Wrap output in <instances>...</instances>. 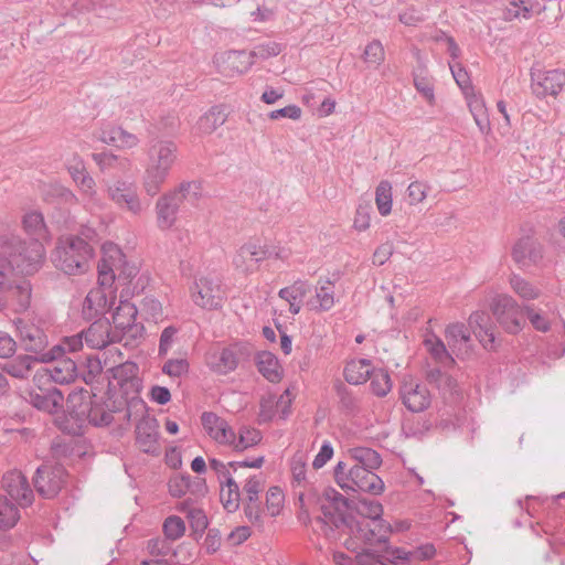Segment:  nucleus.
<instances>
[{
	"mask_svg": "<svg viewBox=\"0 0 565 565\" xmlns=\"http://www.w3.org/2000/svg\"><path fill=\"white\" fill-rule=\"evenodd\" d=\"M349 507L348 500L340 492L327 490L321 515L313 520L315 531L356 552L360 565H364L363 558L366 556L382 557L388 551L397 550L387 546L390 531L382 520L348 515Z\"/></svg>",
	"mask_w": 565,
	"mask_h": 565,
	"instance_id": "f257e3e1",
	"label": "nucleus"
},
{
	"mask_svg": "<svg viewBox=\"0 0 565 565\" xmlns=\"http://www.w3.org/2000/svg\"><path fill=\"white\" fill-rule=\"evenodd\" d=\"M44 255L41 242L0 237V312L19 313L30 307L32 286L25 276L41 268Z\"/></svg>",
	"mask_w": 565,
	"mask_h": 565,
	"instance_id": "f03ea898",
	"label": "nucleus"
},
{
	"mask_svg": "<svg viewBox=\"0 0 565 565\" xmlns=\"http://www.w3.org/2000/svg\"><path fill=\"white\" fill-rule=\"evenodd\" d=\"M148 166L142 186L149 196L157 195L178 160V145L173 140L153 139L148 149Z\"/></svg>",
	"mask_w": 565,
	"mask_h": 565,
	"instance_id": "7ed1b4c3",
	"label": "nucleus"
},
{
	"mask_svg": "<svg viewBox=\"0 0 565 565\" xmlns=\"http://www.w3.org/2000/svg\"><path fill=\"white\" fill-rule=\"evenodd\" d=\"M94 247L82 236L73 234L61 236L52 252L54 266L70 276L83 275L90 266Z\"/></svg>",
	"mask_w": 565,
	"mask_h": 565,
	"instance_id": "20e7f679",
	"label": "nucleus"
},
{
	"mask_svg": "<svg viewBox=\"0 0 565 565\" xmlns=\"http://www.w3.org/2000/svg\"><path fill=\"white\" fill-rule=\"evenodd\" d=\"M201 196V184L195 181L182 182L178 188L161 195L156 202L157 226L167 231L178 220V213L184 200L192 203Z\"/></svg>",
	"mask_w": 565,
	"mask_h": 565,
	"instance_id": "39448f33",
	"label": "nucleus"
},
{
	"mask_svg": "<svg viewBox=\"0 0 565 565\" xmlns=\"http://www.w3.org/2000/svg\"><path fill=\"white\" fill-rule=\"evenodd\" d=\"M334 479L343 490L361 491L373 495L381 494L384 490V482L374 469H367L361 465H349L347 461L337 463Z\"/></svg>",
	"mask_w": 565,
	"mask_h": 565,
	"instance_id": "423d86ee",
	"label": "nucleus"
},
{
	"mask_svg": "<svg viewBox=\"0 0 565 565\" xmlns=\"http://www.w3.org/2000/svg\"><path fill=\"white\" fill-rule=\"evenodd\" d=\"M138 268L126 260L120 248L113 243L103 245V259L98 265V281L102 286H110L115 278L131 279Z\"/></svg>",
	"mask_w": 565,
	"mask_h": 565,
	"instance_id": "0eeeda50",
	"label": "nucleus"
},
{
	"mask_svg": "<svg viewBox=\"0 0 565 565\" xmlns=\"http://www.w3.org/2000/svg\"><path fill=\"white\" fill-rule=\"evenodd\" d=\"M500 327L511 334L519 333L525 323V305L521 306L512 296L497 295L490 305Z\"/></svg>",
	"mask_w": 565,
	"mask_h": 565,
	"instance_id": "6e6552de",
	"label": "nucleus"
},
{
	"mask_svg": "<svg viewBox=\"0 0 565 565\" xmlns=\"http://www.w3.org/2000/svg\"><path fill=\"white\" fill-rule=\"evenodd\" d=\"M108 198L121 210L139 216L148 211L149 200H142L138 194L137 185L127 180H117L107 185Z\"/></svg>",
	"mask_w": 565,
	"mask_h": 565,
	"instance_id": "1a4fd4ad",
	"label": "nucleus"
},
{
	"mask_svg": "<svg viewBox=\"0 0 565 565\" xmlns=\"http://www.w3.org/2000/svg\"><path fill=\"white\" fill-rule=\"evenodd\" d=\"M14 323L21 347L36 356L41 363L42 355L47 353L49 338L46 333L31 319L20 318Z\"/></svg>",
	"mask_w": 565,
	"mask_h": 565,
	"instance_id": "9d476101",
	"label": "nucleus"
},
{
	"mask_svg": "<svg viewBox=\"0 0 565 565\" xmlns=\"http://www.w3.org/2000/svg\"><path fill=\"white\" fill-rule=\"evenodd\" d=\"M225 297V290L217 277H201L195 280L191 288V298L193 302L203 309H217L222 306Z\"/></svg>",
	"mask_w": 565,
	"mask_h": 565,
	"instance_id": "9b49d317",
	"label": "nucleus"
},
{
	"mask_svg": "<svg viewBox=\"0 0 565 565\" xmlns=\"http://www.w3.org/2000/svg\"><path fill=\"white\" fill-rule=\"evenodd\" d=\"M66 481V470L62 465L43 463L36 469L33 479L38 493L52 499L61 491Z\"/></svg>",
	"mask_w": 565,
	"mask_h": 565,
	"instance_id": "f8f14e48",
	"label": "nucleus"
},
{
	"mask_svg": "<svg viewBox=\"0 0 565 565\" xmlns=\"http://www.w3.org/2000/svg\"><path fill=\"white\" fill-rule=\"evenodd\" d=\"M531 81V88L536 97L556 96L565 85V72L532 68Z\"/></svg>",
	"mask_w": 565,
	"mask_h": 565,
	"instance_id": "ddd939ff",
	"label": "nucleus"
},
{
	"mask_svg": "<svg viewBox=\"0 0 565 565\" xmlns=\"http://www.w3.org/2000/svg\"><path fill=\"white\" fill-rule=\"evenodd\" d=\"M273 256L269 247L260 246L254 242L243 244L233 256L234 267L242 273H253L258 264Z\"/></svg>",
	"mask_w": 565,
	"mask_h": 565,
	"instance_id": "4468645a",
	"label": "nucleus"
},
{
	"mask_svg": "<svg viewBox=\"0 0 565 565\" xmlns=\"http://www.w3.org/2000/svg\"><path fill=\"white\" fill-rule=\"evenodd\" d=\"M54 364L36 371L33 376L34 384L54 382L56 384H68L76 377V363L71 358H60L53 361Z\"/></svg>",
	"mask_w": 565,
	"mask_h": 565,
	"instance_id": "2eb2a0df",
	"label": "nucleus"
},
{
	"mask_svg": "<svg viewBox=\"0 0 565 565\" xmlns=\"http://www.w3.org/2000/svg\"><path fill=\"white\" fill-rule=\"evenodd\" d=\"M512 258L522 269L539 266L543 260V246L534 237L523 236L514 244Z\"/></svg>",
	"mask_w": 565,
	"mask_h": 565,
	"instance_id": "dca6fc26",
	"label": "nucleus"
},
{
	"mask_svg": "<svg viewBox=\"0 0 565 565\" xmlns=\"http://www.w3.org/2000/svg\"><path fill=\"white\" fill-rule=\"evenodd\" d=\"M138 310L137 307L129 301H120L119 306L113 313V323L124 337L137 339L142 335L143 326L136 322Z\"/></svg>",
	"mask_w": 565,
	"mask_h": 565,
	"instance_id": "f3484780",
	"label": "nucleus"
},
{
	"mask_svg": "<svg viewBox=\"0 0 565 565\" xmlns=\"http://www.w3.org/2000/svg\"><path fill=\"white\" fill-rule=\"evenodd\" d=\"M2 488L20 507L24 508L32 504L33 490L21 471H8L2 478Z\"/></svg>",
	"mask_w": 565,
	"mask_h": 565,
	"instance_id": "a211bd4d",
	"label": "nucleus"
},
{
	"mask_svg": "<svg viewBox=\"0 0 565 565\" xmlns=\"http://www.w3.org/2000/svg\"><path fill=\"white\" fill-rule=\"evenodd\" d=\"M66 168L73 181L79 188L83 196L86 198L89 203L98 205L99 199L96 191V183L87 172L84 161L79 157L74 156L67 161Z\"/></svg>",
	"mask_w": 565,
	"mask_h": 565,
	"instance_id": "6ab92c4d",
	"label": "nucleus"
},
{
	"mask_svg": "<svg viewBox=\"0 0 565 565\" xmlns=\"http://www.w3.org/2000/svg\"><path fill=\"white\" fill-rule=\"evenodd\" d=\"M399 395L405 407L413 413L427 409L431 403V396L427 387L413 380L403 382Z\"/></svg>",
	"mask_w": 565,
	"mask_h": 565,
	"instance_id": "aec40b11",
	"label": "nucleus"
},
{
	"mask_svg": "<svg viewBox=\"0 0 565 565\" xmlns=\"http://www.w3.org/2000/svg\"><path fill=\"white\" fill-rule=\"evenodd\" d=\"M292 395L290 390L287 388L279 396L268 394L260 399L259 417L263 422L271 420L276 415L285 419L291 408Z\"/></svg>",
	"mask_w": 565,
	"mask_h": 565,
	"instance_id": "412c9836",
	"label": "nucleus"
},
{
	"mask_svg": "<svg viewBox=\"0 0 565 565\" xmlns=\"http://www.w3.org/2000/svg\"><path fill=\"white\" fill-rule=\"evenodd\" d=\"M207 367L218 374L226 375L238 365L236 349L233 347L210 351L205 356Z\"/></svg>",
	"mask_w": 565,
	"mask_h": 565,
	"instance_id": "4be33fe9",
	"label": "nucleus"
},
{
	"mask_svg": "<svg viewBox=\"0 0 565 565\" xmlns=\"http://www.w3.org/2000/svg\"><path fill=\"white\" fill-rule=\"evenodd\" d=\"M201 423L205 433L215 443L227 446L230 441H233V428L215 413L204 412L201 416Z\"/></svg>",
	"mask_w": 565,
	"mask_h": 565,
	"instance_id": "5701e85b",
	"label": "nucleus"
},
{
	"mask_svg": "<svg viewBox=\"0 0 565 565\" xmlns=\"http://www.w3.org/2000/svg\"><path fill=\"white\" fill-rule=\"evenodd\" d=\"M42 383L35 384L40 392H30L29 402L38 409L47 413H56L63 408L64 393L52 386L49 388H42Z\"/></svg>",
	"mask_w": 565,
	"mask_h": 565,
	"instance_id": "b1692460",
	"label": "nucleus"
},
{
	"mask_svg": "<svg viewBox=\"0 0 565 565\" xmlns=\"http://www.w3.org/2000/svg\"><path fill=\"white\" fill-rule=\"evenodd\" d=\"M215 63L222 67L226 75L243 74L254 64V60L246 51H227L215 56Z\"/></svg>",
	"mask_w": 565,
	"mask_h": 565,
	"instance_id": "393cba45",
	"label": "nucleus"
},
{
	"mask_svg": "<svg viewBox=\"0 0 565 565\" xmlns=\"http://www.w3.org/2000/svg\"><path fill=\"white\" fill-rule=\"evenodd\" d=\"M110 330L111 324L107 319H98L87 330L82 332L87 347L100 350L109 343L117 341V335H111Z\"/></svg>",
	"mask_w": 565,
	"mask_h": 565,
	"instance_id": "a878e982",
	"label": "nucleus"
},
{
	"mask_svg": "<svg viewBox=\"0 0 565 565\" xmlns=\"http://www.w3.org/2000/svg\"><path fill=\"white\" fill-rule=\"evenodd\" d=\"M469 327L484 349H493L495 342L491 318L486 311H476L469 317Z\"/></svg>",
	"mask_w": 565,
	"mask_h": 565,
	"instance_id": "bb28decb",
	"label": "nucleus"
},
{
	"mask_svg": "<svg viewBox=\"0 0 565 565\" xmlns=\"http://www.w3.org/2000/svg\"><path fill=\"white\" fill-rule=\"evenodd\" d=\"M158 423L154 418L142 419L136 427L137 443L142 451L153 454L159 438Z\"/></svg>",
	"mask_w": 565,
	"mask_h": 565,
	"instance_id": "cd10ccee",
	"label": "nucleus"
},
{
	"mask_svg": "<svg viewBox=\"0 0 565 565\" xmlns=\"http://www.w3.org/2000/svg\"><path fill=\"white\" fill-rule=\"evenodd\" d=\"M310 289L308 281L298 279L292 285L281 288L278 296L289 303L291 315H298L301 310L302 300L310 292Z\"/></svg>",
	"mask_w": 565,
	"mask_h": 565,
	"instance_id": "c85d7f7f",
	"label": "nucleus"
},
{
	"mask_svg": "<svg viewBox=\"0 0 565 565\" xmlns=\"http://www.w3.org/2000/svg\"><path fill=\"white\" fill-rule=\"evenodd\" d=\"M104 286L96 287L89 290L83 302V316L87 320H92L99 315H103L108 309V298Z\"/></svg>",
	"mask_w": 565,
	"mask_h": 565,
	"instance_id": "c756f323",
	"label": "nucleus"
},
{
	"mask_svg": "<svg viewBox=\"0 0 565 565\" xmlns=\"http://www.w3.org/2000/svg\"><path fill=\"white\" fill-rule=\"evenodd\" d=\"M83 332L74 335L64 337L60 343L53 345L47 350L46 354L42 355L41 363H51L60 358H65L66 353H75L83 348Z\"/></svg>",
	"mask_w": 565,
	"mask_h": 565,
	"instance_id": "7c9ffc66",
	"label": "nucleus"
},
{
	"mask_svg": "<svg viewBox=\"0 0 565 565\" xmlns=\"http://www.w3.org/2000/svg\"><path fill=\"white\" fill-rule=\"evenodd\" d=\"M38 362L39 360L36 356L31 354H20L1 365L2 370H4L8 375L18 380H25L30 376L34 364Z\"/></svg>",
	"mask_w": 565,
	"mask_h": 565,
	"instance_id": "2f4dec72",
	"label": "nucleus"
},
{
	"mask_svg": "<svg viewBox=\"0 0 565 565\" xmlns=\"http://www.w3.org/2000/svg\"><path fill=\"white\" fill-rule=\"evenodd\" d=\"M373 371L372 362L367 359L351 360L344 367L345 381L353 385L365 383Z\"/></svg>",
	"mask_w": 565,
	"mask_h": 565,
	"instance_id": "473e14b6",
	"label": "nucleus"
},
{
	"mask_svg": "<svg viewBox=\"0 0 565 565\" xmlns=\"http://www.w3.org/2000/svg\"><path fill=\"white\" fill-rule=\"evenodd\" d=\"M465 95L476 125L482 134H488L490 131V120L482 96L475 94L473 90Z\"/></svg>",
	"mask_w": 565,
	"mask_h": 565,
	"instance_id": "72a5a7b5",
	"label": "nucleus"
},
{
	"mask_svg": "<svg viewBox=\"0 0 565 565\" xmlns=\"http://www.w3.org/2000/svg\"><path fill=\"white\" fill-rule=\"evenodd\" d=\"M533 12H540V4L534 0H513L503 11L505 21L515 19H530Z\"/></svg>",
	"mask_w": 565,
	"mask_h": 565,
	"instance_id": "f704fd0d",
	"label": "nucleus"
},
{
	"mask_svg": "<svg viewBox=\"0 0 565 565\" xmlns=\"http://www.w3.org/2000/svg\"><path fill=\"white\" fill-rule=\"evenodd\" d=\"M258 372L269 382L277 383L281 379V372L276 356L267 351L257 354L256 358Z\"/></svg>",
	"mask_w": 565,
	"mask_h": 565,
	"instance_id": "c9c22d12",
	"label": "nucleus"
},
{
	"mask_svg": "<svg viewBox=\"0 0 565 565\" xmlns=\"http://www.w3.org/2000/svg\"><path fill=\"white\" fill-rule=\"evenodd\" d=\"M22 224L25 232L34 237L32 241L40 242L50 238L43 215L40 212L32 211L26 213L23 216Z\"/></svg>",
	"mask_w": 565,
	"mask_h": 565,
	"instance_id": "e433bc0d",
	"label": "nucleus"
},
{
	"mask_svg": "<svg viewBox=\"0 0 565 565\" xmlns=\"http://www.w3.org/2000/svg\"><path fill=\"white\" fill-rule=\"evenodd\" d=\"M262 440V434L259 430L249 427H242L238 430V436L233 430V441H230V446L234 451L242 452Z\"/></svg>",
	"mask_w": 565,
	"mask_h": 565,
	"instance_id": "4c0bfd02",
	"label": "nucleus"
},
{
	"mask_svg": "<svg viewBox=\"0 0 565 565\" xmlns=\"http://www.w3.org/2000/svg\"><path fill=\"white\" fill-rule=\"evenodd\" d=\"M509 285L523 301L535 300L541 296V289L520 275L512 274L509 277Z\"/></svg>",
	"mask_w": 565,
	"mask_h": 565,
	"instance_id": "58836bf2",
	"label": "nucleus"
},
{
	"mask_svg": "<svg viewBox=\"0 0 565 565\" xmlns=\"http://www.w3.org/2000/svg\"><path fill=\"white\" fill-rule=\"evenodd\" d=\"M337 395L339 398V407L344 414L355 416L362 411L361 397L353 394V392L343 384L337 386Z\"/></svg>",
	"mask_w": 565,
	"mask_h": 565,
	"instance_id": "ea45409f",
	"label": "nucleus"
},
{
	"mask_svg": "<svg viewBox=\"0 0 565 565\" xmlns=\"http://www.w3.org/2000/svg\"><path fill=\"white\" fill-rule=\"evenodd\" d=\"M349 459L352 465H361L367 469L376 470L381 463V456L373 449L367 447H354L349 450Z\"/></svg>",
	"mask_w": 565,
	"mask_h": 565,
	"instance_id": "a19ab883",
	"label": "nucleus"
},
{
	"mask_svg": "<svg viewBox=\"0 0 565 565\" xmlns=\"http://www.w3.org/2000/svg\"><path fill=\"white\" fill-rule=\"evenodd\" d=\"M427 381L444 395H452L456 392V380L439 367H433L427 372Z\"/></svg>",
	"mask_w": 565,
	"mask_h": 565,
	"instance_id": "79ce46f5",
	"label": "nucleus"
},
{
	"mask_svg": "<svg viewBox=\"0 0 565 565\" xmlns=\"http://www.w3.org/2000/svg\"><path fill=\"white\" fill-rule=\"evenodd\" d=\"M224 122L225 115L217 107H212L207 113L199 118L195 125V130L200 135H210Z\"/></svg>",
	"mask_w": 565,
	"mask_h": 565,
	"instance_id": "37998d69",
	"label": "nucleus"
},
{
	"mask_svg": "<svg viewBox=\"0 0 565 565\" xmlns=\"http://www.w3.org/2000/svg\"><path fill=\"white\" fill-rule=\"evenodd\" d=\"M220 498L228 512H234L238 509L241 492L234 478H228L227 481L221 483Z\"/></svg>",
	"mask_w": 565,
	"mask_h": 565,
	"instance_id": "c03bdc74",
	"label": "nucleus"
},
{
	"mask_svg": "<svg viewBox=\"0 0 565 565\" xmlns=\"http://www.w3.org/2000/svg\"><path fill=\"white\" fill-rule=\"evenodd\" d=\"M92 158L102 172L124 171L129 166V161L126 158H119L110 152L92 153Z\"/></svg>",
	"mask_w": 565,
	"mask_h": 565,
	"instance_id": "a18cd8bd",
	"label": "nucleus"
},
{
	"mask_svg": "<svg viewBox=\"0 0 565 565\" xmlns=\"http://www.w3.org/2000/svg\"><path fill=\"white\" fill-rule=\"evenodd\" d=\"M111 374V380L116 382L120 387H125L127 385H134V382L137 381V365L131 362L120 363L109 370Z\"/></svg>",
	"mask_w": 565,
	"mask_h": 565,
	"instance_id": "49530a36",
	"label": "nucleus"
},
{
	"mask_svg": "<svg viewBox=\"0 0 565 565\" xmlns=\"http://www.w3.org/2000/svg\"><path fill=\"white\" fill-rule=\"evenodd\" d=\"M392 185L388 181L383 180L375 190V204L382 216H387L392 211Z\"/></svg>",
	"mask_w": 565,
	"mask_h": 565,
	"instance_id": "de8ad7c7",
	"label": "nucleus"
},
{
	"mask_svg": "<svg viewBox=\"0 0 565 565\" xmlns=\"http://www.w3.org/2000/svg\"><path fill=\"white\" fill-rule=\"evenodd\" d=\"M371 380V387L376 396L384 397L392 388L391 376L387 371L383 369H374L369 377Z\"/></svg>",
	"mask_w": 565,
	"mask_h": 565,
	"instance_id": "09e8293b",
	"label": "nucleus"
},
{
	"mask_svg": "<svg viewBox=\"0 0 565 565\" xmlns=\"http://www.w3.org/2000/svg\"><path fill=\"white\" fill-rule=\"evenodd\" d=\"M20 519L18 508L4 497H0V530L13 527Z\"/></svg>",
	"mask_w": 565,
	"mask_h": 565,
	"instance_id": "8fccbe9b",
	"label": "nucleus"
},
{
	"mask_svg": "<svg viewBox=\"0 0 565 565\" xmlns=\"http://www.w3.org/2000/svg\"><path fill=\"white\" fill-rule=\"evenodd\" d=\"M354 509L359 514L358 518H367L370 520H382L383 513L382 504L374 499L361 498L354 503Z\"/></svg>",
	"mask_w": 565,
	"mask_h": 565,
	"instance_id": "3c124183",
	"label": "nucleus"
},
{
	"mask_svg": "<svg viewBox=\"0 0 565 565\" xmlns=\"http://www.w3.org/2000/svg\"><path fill=\"white\" fill-rule=\"evenodd\" d=\"M446 339L450 347L466 344L470 340V333L463 323H452L446 329Z\"/></svg>",
	"mask_w": 565,
	"mask_h": 565,
	"instance_id": "603ef678",
	"label": "nucleus"
},
{
	"mask_svg": "<svg viewBox=\"0 0 565 565\" xmlns=\"http://www.w3.org/2000/svg\"><path fill=\"white\" fill-rule=\"evenodd\" d=\"M425 344L428 348V351L430 352L431 356L438 363H441L444 365L455 363V360L448 353L444 342L440 339H438V338H435V340L427 339L425 341Z\"/></svg>",
	"mask_w": 565,
	"mask_h": 565,
	"instance_id": "864d4df0",
	"label": "nucleus"
},
{
	"mask_svg": "<svg viewBox=\"0 0 565 565\" xmlns=\"http://www.w3.org/2000/svg\"><path fill=\"white\" fill-rule=\"evenodd\" d=\"M316 299L320 311H328L334 306V290L330 280L316 289Z\"/></svg>",
	"mask_w": 565,
	"mask_h": 565,
	"instance_id": "5fc2aeb1",
	"label": "nucleus"
},
{
	"mask_svg": "<svg viewBox=\"0 0 565 565\" xmlns=\"http://www.w3.org/2000/svg\"><path fill=\"white\" fill-rule=\"evenodd\" d=\"M87 417L89 423L95 426H107L114 419L113 414L107 412L103 405L93 402H90V407L87 409Z\"/></svg>",
	"mask_w": 565,
	"mask_h": 565,
	"instance_id": "6e6d98bb",
	"label": "nucleus"
},
{
	"mask_svg": "<svg viewBox=\"0 0 565 565\" xmlns=\"http://www.w3.org/2000/svg\"><path fill=\"white\" fill-rule=\"evenodd\" d=\"M363 58L370 66H380L385 58V52L382 43L376 40L369 43L364 50Z\"/></svg>",
	"mask_w": 565,
	"mask_h": 565,
	"instance_id": "4d7b16f0",
	"label": "nucleus"
},
{
	"mask_svg": "<svg viewBox=\"0 0 565 565\" xmlns=\"http://www.w3.org/2000/svg\"><path fill=\"white\" fill-rule=\"evenodd\" d=\"M281 50H282L281 44L274 42V41H267V42L256 45L248 53L250 54L252 60H254V58L267 60L269 57L277 56L278 54H280Z\"/></svg>",
	"mask_w": 565,
	"mask_h": 565,
	"instance_id": "13d9d810",
	"label": "nucleus"
},
{
	"mask_svg": "<svg viewBox=\"0 0 565 565\" xmlns=\"http://www.w3.org/2000/svg\"><path fill=\"white\" fill-rule=\"evenodd\" d=\"M525 316L536 331L547 332L551 329L548 319L533 306L525 305Z\"/></svg>",
	"mask_w": 565,
	"mask_h": 565,
	"instance_id": "bf43d9fd",
	"label": "nucleus"
},
{
	"mask_svg": "<svg viewBox=\"0 0 565 565\" xmlns=\"http://www.w3.org/2000/svg\"><path fill=\"white\" fill-rule=\"evenodd\" d=\"M430 186L423 181H414L407 188V199L409 204L422 203L426 198Z\"/></svg>",
	"mask_w": 565,
	"mask_h": 565,
	"instance_id": "052dcab7",
	"label": "nucleus"
},
{
	"mask_svg": "<svg viewBox=\"0 0 565 565\" xmlns=\"http://www.w3.org/2000/svg\"><path fill=\"white\" fill-rule=\"evenodd\" d=\"M163 531L168 539L177 540L184 534L185 525L181 518L171 515L164 521Z\"/></svg>",
	"mask_w": 565,
	"mask_h": 565,
	"instance_id": "680f3d73",
	"label": "nucleus"
},
{
	"mask_svg": "<svg viewBox=\"0 0 565 565\" xmlns=\"http://www.w3.org/2000/svg\"><path fill=\"white\" fill-rule=\"evenodd\" d=\"M449 66L454 79L456 81L457 85L461 88L463 94L472 92L473 88L471 86V81L466 68L460 63L449 64Z\"/></svg>",
	"mask_w": 565,
	"mask_h": 565,
	"instance_id": "e2e57ef3",
	"label": "nucleus"
},
{
	"mask_svg": "<svg viewBox=\"0 0 565 565\" xmlns=\"http://www.w3.org/2000/svg\"><path fill=\"white\" fill-rule=\"evenodd\" d=\"M284 494L279 487H271L266 493V507L271 516H276L281 508Z\"/></svg>",
	"mask_w": 565,
	"mask_h": 565,
	"instance_id": "0e129e2a",
	"label": "nucleus"
},
{
	"mask_svg": "<svg viewBox=\"0 0 565 565\" xmlns=\"http://www.w3.org/2000/svg\"><path fill=\"white\" fill-rule=\"evenodd\" d=\"M292 480L297 486L306 481V458L302 454H296L290 461Z\"/></svg>",
	"mask_w": 565,
	"mask_h": 565,
	"instance_id": "69168bd1",
	"label": "nucleus"
},
{
	"mask_svg": "<svg viewBox=\"0 0 565 565\" xmlns=\"http://www.w3.org/2000/svg\"><path fill=\"white\" fill-rule=\"evenodd\" d=\"M162 372L171 377H181L189 372V363L185 359H171L163 364Z\"/></svg>",
	"mask_w": 565,
	"mask_h": 565,
	"instance_id": "338daca9",
	"label": "nucleus"
},
{
	"mask_svg": "<svg viewBox=\"0 0 565 565\" xmlns=\"http://www.w3.org/2000/svg\"><path fill=\"white\" fill-rule=\"evenodd\" d=\"M190 475H180L170 479L169 492L172 497L180 498L189 491Z\"/></svg>",
	"mask_w": 565,
	"mask_h": 565,
	"instance_id": "774afa93",
	"label": "nucleus"
}]
</instances>
